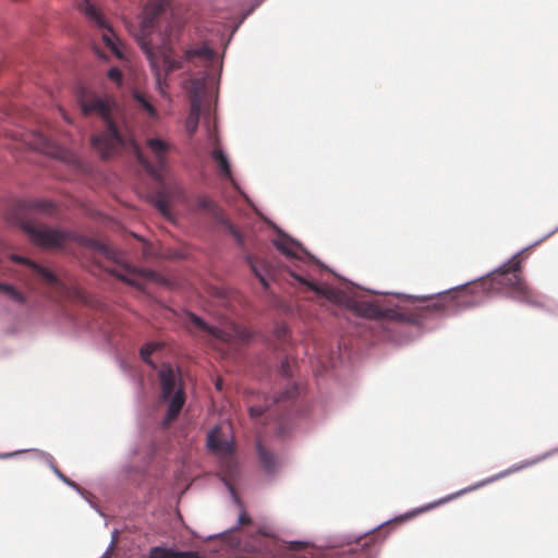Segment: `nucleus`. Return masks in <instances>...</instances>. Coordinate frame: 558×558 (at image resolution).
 <instances>
[{
    "mask_svg": "<svg viewBox=\"0 0 558 558\" xmlns=\"http://www.w3.org/2000/svg\"><path fill=\"white\" fill-rule=\"evenodd\" d=\"M186 36V17L169 7L167 0H155L151 9L145 8L135 40L145 54L155 76L156 89L167 98L168 75L184 69L185 64H208L215 60L209 45H192L183 49Z\"/></svg>",
    "mask_w": 558,
    "mask_h": 558,
    "instance_id": "obj_1",
    "label": "nucleus"
},
{
    "mask_svg": "<svg viewBox=\"0 0 558 558\" xmlns=\"http://www.w3.org/2000/svg\"><path fill=\"white\" fill-rule=\"evenodd\" d=\"M557 231L558 225L533 243L515 252L494 269L470 281L445 289L444 318L477 307L483 303V295L500 293L504 290H507L505 295L513 301L532 307H543V303L535 299V293L522 278L521 260L518 257L537 246Z\"/></svg>",
    "mask_w": 558,
    "mask_h": 558,
    "instance_id": "obj_2",
    "label": "nucleus"
},
{
    "mask_svg": "<svg viewBox=\"0 0 558 558\" xmlns=\"http://www.w3.org/2000/svg\"><path fill=\"white\" fill-rule=\"evenodd\" d=\"M32 210L52 215L56 205L48 198L19 199L10 211L9 220L12 227L23 232L32 244L40 248H61L65 239H72L74 231L63 227H49L39 223Z\"/></svg>",
    "mask_w": 558,
    "mask_h": 558,
    "instance_id": "obj_3",
    "label": "nucleus"
},
{
    "mask_svg": "<svg viewBox=\"0 0 558 558\" xmlns=\"http://www.w3.org/2000/svg\"><path fill=\"white\" fill-rule=\"evenodd\" d=\"M208 80V74L204 73L199 77H195L191 82V101L190 111L185 119V132L190 140L197 132L201 119L207 132V140L214 146L209 151V157L217 168L218 177L221 180L232 182V165L226 150L218 145V135L216 132V117L209 105L203 106L204 88Z\"/></svg>",
    "mask_w": 558,
    "mask_h": 558,
    "instance_id": "obj_4",
    "label": "nucleus"
},
{
    "mask_svg": "<svg viewBox=\"0 0 558 558\" xmlns=\"http://www.w3.org/2000/svg\"><path fill=\"white\" fill-rule=\"evenodd\" d=\"M277 372L287 380L284 389L271 397V400L265 405H252L251 413L253 415L267 413L270 418L280 422L306 416L311 411V402L306 389L293 380L294 363L288 355L280 360Z\"/></svg>",
    "mask_w": 558,
    "mask_h": 558,
    "instance_id": "obj_5",
    "label": "nucleus"
},
{
    "mask_svg": "<svg viewBox=\"0 0 558 558\" xmlns=\"http://www.w3.org/2000/svg\"><path fill=\"white\" fill-rule=\"evenodd\" d=\"M68 241L77 242L87 247L88 250L98 253L106 257L107 259L117 264L119 266V269L112 272L113 276L119 281L138 291H144L145 289V286L141 281L142 279L156 283H163L165 281L162 276H160L158 271H156L155 269L138 266L126 260L122 256L121 252L109 246L107 243H105L98 238L78 234L74 232V236L72 239H65V243Z\"/></svg>",
    "mask_w": 558,
    "mask_h": 558,
    "instance_id": "obj_6",
    "label": "nucleus"
},
{
    "mask_svg": "<svg viewBox=\"0 0 558 558\" xmlns=\"http://www.w3.org/2000/svg\"><path fill=\"white\" fill-rule=\"evenodd\" d=\"M155 371L158 375L161 398L167 403V411L162 423L169 424L172 420L177 418L186 400L181 369L178 365L163 362Z\"/></svg>",
    "mask_w": 558,
    "mask_h": 558,
    "instance_id": "obj_7",
    "label": "nucleus"
},
{
    "mask_svg": "<svg viewBox=\"0 0 558 558\" xmlns=\"http://www.w3.org/2000/svg\"><path fill=\"white\" fill-rule=\"evenodd\" d=\"M77 8L94 27H96L99 31L106 32L101 36L104 44L112 52V54H114L119 59H122L124 57L122 41L119 38V36L113 32L108 20L99 11L96 4L90 0H80Z\"/></svg>",
    "mask_w": 558,
    "mask_h": 558,
    "instance_id": "obj_8",
    "label": "nucleus"
},
{
    "mask_svg": "<svg viewBox=\"0 0 558 558\" xmlns=\"http://www.w3.org/2000/svg\"><path fill=\"white\" fill-rule=\"evenodd\" d=\"M100 120L104 131L92 135L90 145L102 159H109L114 154L117 146L124 144V138L113 120L112 111Z\"/></svg>",
    "mask_w": 558,
    "mask_h": 558,
    "instance_id": "obj_9",
    "label": "nucleus"
},
{
    "mask_svg": "<svg viewBox=\"0 0 558 558\" xmlns=\"http://www.w3.org/2000/svg\"><path fill=\"white\" fill-rule=\"evenodd\" d=\"M265 0H254L240 15L239 20L233 24L230 33L226 34V27L220 24H215L209 29L210 35L207 36L201 45H209L216 53V46H221L223 52L230 45L233 35L239 29L241 24L264 2Z\"/></svg>",
    "mask_w": 558,
    "mask_h": 558,
    "instance_id": "obj_10",
    "label": "nucleus"
},
{
    "mask_svg": "<svg viewBox=\"0 0 558 558\" xmlns=\"http://www.w3.org/2000/svg\"><path fill=\"white\" fill-rule=\"evenodd\" d=\"M265 0H254L240 15L239 20L233 24L230 33L226 34V27L220 24H215L209 29L210 35L207 36L201 45H209L216 53V46H221L223 52L230 45L233 35L239 29L241 24L264 2Z\"/></svg>",
    "mask_w": 558,
    "mask_h": 558,
    "instance_id": "obj_11",
    "label": "nucleus"
},
{
    "mask_svg": "<svg viewBox=\"0 0 558 558\" xmlns=\"http://www.w3.org/2000/svg\"><path fill=\"white\" fill-rule=\"evenodd\" d=\"M76 101L84 116L97 114L101 119L112 111L113 104L108 98L86 88H81Z\"/></svg>",
    "mask_w": 558,
    "mask_h": 558,
    "instance_id": "obj_12",
    "label": "nucleus"
},
{
    "mask_svg": "<svg viewBox=\"0 0 558 558\" xmlns=\"http://www.w3.org/2000/svg\"><path fill=\"white\" fill-rule=\"evenodd\" d=\"M462 496V493L461 490H457L452 494H449V495H446L444 497H441L440 499L438 500H435V501H432V502H428L426 505H423V506H420V507H416V508H413L409 511H405L403 513H400V514H397L395 515L393 518H390L379 524H377L376 526L363 532V533H360L357 534V537L356 538H364L366 535L373 533V532H376L378 531L379 529H381L383 526H386L388 524H390L391 522H395V521H408V520H411L413 518H415L416 515L421 514V513H424L426 511H429V510H433L444 504H447L458 497Z\"/></svg>",
    "mask_w": 558,
    "mask_h": 558,
    "instance_id": "obj_13",
    "label": "nucleus"
},
{
    "mask_svg": "<svg viewBox=\"0 0 558 558\" xmlns=\"http://www.w3.org/2000/svg\"><path fill=\"white\" fill-rule=\"evenodd\" d=\"M556 452H558V449H550V450L542 453L541 456H538V457H536L534 459L524 460V461H522L520 463H515V464L511 465L510 468H508V469H506V470H504V471H501V472H499V473H497V474H495V475H493L490 477H487V478H485V480H483V481H481L478 483H475V484H473L471 486H468L465 488H462L460 490H461L462 495H464L466 493H470V492H473V490H475L477 488H481V487H483V486H485L487 484H490L493 482L501 480V478H504V477H506V476H508V475H510V474H512L514 472H518V471L523 470L525 468L532 466V465H534V464H536V463H538V462H541V461L551 457Z\"/></svg>",
    "mask_w": 558,
    "mask_h": 558,
    "instance_id": "obj_14",
    "label": "nucleus"
},
{
    "mask_svg": "<svg viewBox=\"0 0 558 558\" xmlns=\"http://www.w3.org/2000/svg\"><path fill=\"white\" fill-rule=\"evenodd\" d=\"M159 446L155 440H150L142 452L141 460L138 462H130L124 466L125 472L136 473L141 475H148L150 473V466L157 459Z\"/></svg>",
    "mask_w": 558,
    "mask_h": 558,
    "instance_id": "obj_15",
    "label": "nucleus"
},
{
    "mask_svg": "<svg viewBox=\"0 0 558 558\" xmlns=\"http://www.w3.org/2000/svg\"><path fill=\"white\" fill-rule=\"evenodd\" d=\"M82 328L90 332L93 336L98 337L107 345H113V330L112 324L102 317H93L82 323Z\"/></svg>",
    "mask_w": 558,
    "mask_h": 558,
    "instance_id": "obj_16",
    "label": "nucleus"
},
{
    "mask_svg": "<svg viewBox=\"0 0 558 558\" xmlns=\"http://www.w3.org/2000/svg\"><path fill=\"white\" fill-rule=\"evenodd\" d=\"M146 558H201L195 549H180L174 545L161 543L149 548Z\"/></svg>",
    "mask_w": 558,
    "mask_h": 558,
    "instance_id": "obj_17",
    "label": "nucleus"
},
{
    "mask_svg": "<svg viewBox=\"0 0 558 558\" xmlns=\"http://www.w3.org/2000/svg\"><path fill=\"white\" fill-rule=\"evenodd\" d=\"M206 449L215 454L227 453L232 450V439H228L222 434L219 424L214 425L206 435Z\"/></svg>",
    "mask_w": 558,
    "mask_h": 558,
    "instance_id": "obj_18",
    "label": "nucleus"
},
{
    "mask_svg": "<svg viewBox=\"0 0 558 558\" xmlns=\"http://www.w3.org/2000/svg\"><path fill=\"white\" fill-rule=\"evenodd\" d=\"M255 449L258 463L265 474L268 476L276 474L280 468V461L276 453L264 446L260 440L256 441Z\"/></svg>",
    "mask_w": 558,
    "mask_h": 558,
    "instance_id": "obj_19",
    "label": "nucleus"
},
{
    "mask_svg": "<svg viewBox=\"0 0 558 558\" xmlns=\"http://www.w3.org/2000/svg\"><path fill=\"white\" fill-rule=\"evenodd\" d=\"M145 145L154 155L155 161L159 168H165L167 166L166 154L171 150L173 146L161 137H149L146 140Z\"/></svg>",
    "mask_w": 558,
    "mask_h": 558,
    "instance_id": "obj_20",
    "label": "nucleus"
},
{
    "mask_svg": "<svg viewBox=\"0 0 558 558\" xmlns=\"http://www.w3.org/2000/svg\"><path fill=\"white\" fill-rule=\"evenodd\" d=\"M180 317L186 325L195 327L197 330L213 333L216 327L207 322L203 316L190 311L189 308H182Z\"/></svg>",
    "mask_w": 558,
    "mask_h": 558,
    "instance_id": "obj_21",
    "label": "nucleus"
},
{
    "mask_svg": "<svg viewBox=\"0 0 558 558\" xmlns=\"http://www.w3.org/2000/svg\"><path fill=\"white\" fill-rule=\"evenodd\" d=\"M56 476L66 486L71 487L73 490L76 492L77 495H80L92 509H94L99 515L105 517V513L101 511L100 506L90 498V496L86 493L85 489H83L76 482L69 478L66 475H64L61 470H56Z\"/></svg>",
    "mask_w": 558,
    "mask_h": 558,
    "instance_id": "obj_22",
    "label": "nucleus"
},
{
    "mask_svg": "<svg viewBox=\"0 0 558 558\" xmlns=\"http://www.w3.org/2000/svg\"><path fill=\"white\" fill-rule=\"evenodd\" d=\"M0 293L20 305H25L28 301L27 295L11 282L0 281Z\"/></svg>",
    "mask_w": 558,
    "mask_h": 558,
    "instance_id": "obj_23",
    "label": "nucleus"
},
{
    "mask_svg": "<svg viewBox=\"0 0 558 558\" xmlns=\"http://www.w3.org/2000/svg\"><path fill=\"white\" fill-rule=\"evenodd\" d=\"M120 367L121 369L129 375L130 379L135 385L136 395L144 396L145 395V380L137 369H135L133 366H131L126 361L121 360L120 361Z\"/></svg>",
    "mask_w": 558,
    "mask_h": 558,
    "instance_id": "obj_24",
    "label": "nucleus"
},
{
    "mask_svg": "<svg viewBox=\"0 0 558 558\" xmlns=\"http://www.w3.org/2000/svg\"><path fill=\"white\" fill-rule=\"evenodd\" d=\"M161 343L156 340L145 342L140 349L141 360L151 369H157V363L151 359V355L161 349Z\"/></svg>",
    "mask_w": 558,
    "mask_h": 558,
    "instance_id": "obj_25",
    "label": "nucleus"
},
{
    "mask_svg": "<svg viewBox=\"0 0 558 558\" xmlns=\"http://www.w3.org/2000/svg\"><path fill=\"white\" fill-rule=\"evenodd\" d=\"M27 269L33 271L36 276H38L39 278L47 282L57 281V276L54 271L49 266L44 265L35 259H32Z\"/></svg>",
    "mask_w": 558,
    "mask_h": 558,
    "instance_id": "obj_26",
    "label": "nucleus"
},
{
    "mask_svg": "<svg viewBox=\"0 0 558 558\" xmlns=\"http://www.w3.org/2000/svg\"><path fill=\"white\" fill-rule=\"evenodd\" d=\"M195 205L198 209L206 211L211 218L221 209V207L207 195H197Z\"/></svg>",
    "mask_w": 558,
    "mask_h": 558,
    "instance_id": "obj_27",
    "label": "nucleus"
},
{
    "mask_svg": "<svg viewBox=\"0 0 558 558\" xmlns=\"http://www.w3.org/2000/svg\"><path fill=\"white\" fill-rule=\"evenodd\" d=\"M26 450H27L26 452H33L36 459L45 462L50 468V470L53 472L54 475H56V470H60L58 468V465L56 464L53 457L49 452L37 449V448H29Z\"/></svg>",
    "mask_w": 558,
    "mask_h": 558,
    "instance_id": "obj_28",
    "label": "nucleus"
},
{
    "mask_svg": "<svg viewBox=\"0 0 558 558\" xmlns=\"http://www.w3.org/2000/svg\"><path fill=\"white\" fill-rule=\"evenodd\" d=\"M360 349H361L360 347L353 348V345L347 343V341L344 339H339L337 341V351H338L337 354H338V359L340 360V362H342L345 357H348V359L351 357V355Z\"/></svg>",
    "mask_w": 558,
    "mask_h": 558,
    "instance_id": "obj_29",
    "label": "nucleus"
},
{
    "mask_svg": "<svg viewBox=\"0 0 558 558\" xmlns=\"http://www.w3.org/2000/svg\"><path fill=\"white\" fill-rule=\"evenodd\" d=\"M133 98L136 104L149 116L155 117L157 114L154 105L140 92H134Z\"/></svg>",
    "mask_w": 558,
    "mask_h": 558,
    "instance_id": "obj_30",
    "label": "nucleus"
},
{
    "mask_svg": "<svg viewBox=\"0 0 558 558\" xmlns=\"http://www.w3.org/2000/svg\"><path fill=\"white\" fill-rule=\"evenodd\" d=\"M214 221L220 226L228 234H230L236 227L231 222L229 218L223 214L222 208L213 218Z\"/></svg>",
    "mask_w": 558,
    "mask_h": 558,
    "instance_id": "obj_31",
    "label": "nucleus"
},
{
    "mask_svg": "<svg viewBox=\"0 0 558 558\" xmlns=\"http://www.w3.org/2000/svg\"><path fill=\"white\" fill-rule=\"evenodd\" d=\"M250 269H251L252 274L254 275V277L259 281V283L264 288H268L269 287V282L267 280L266 275H265L264 267H260L258 264H255V265L251 266Z\"/></svg>",
    "mask_w": 558,
    "mask_h": 558,
    "instance_id": "obj_32",
    "label": "nucleus"
},
{
    "mask_svg": "<svg viewBox=\"0 0 558 558\" xmlns=\"http://www.w3.org/2000/svg\"><path fill=\"white\" fill-rule=\"evenodd\" d=\"M107 76L109 80H111L112 82H114L119 85L122 83V80H123V73H122L121 69L118 66H111L107 71Z\"/></svg>",
    "mask_w": 558,
    "mask_h": 558,
    "instance_id": "obj_33",
    "label": "nucleus"
},
{
    "mask_svg": "<svg viewBox=\"0 0 558 558\" xmlns=\"http://www.w3.org/2000/svg\"><path fill=\"white\" fill-rule=\"evenodd\" d=\"M33 258L24 255V254H19V253H12L10 255V260L15 263V264H19V265H22L24 267H28L29 263L32 262Z\"/></svg>",
    "mask_w": 558,
    "mask_h": 558,
    "instance_id": "obj_34",
    "label": "nucleus"
},
{
    "mask_svg": "<svg viewBox=\"0 0 558 558\" xmlns=\"http://www.w3.org/2000/svg\"><path fill=\"white\" fill-rule=\"evenodd\" d=\"M230 235L232 236L234 243L236 244V246H239L240 248H244L245 247V235L238 229L235 228L231 233Z\"/></svg>",
    "mask_w": 558,
    "mask_h": 558,
    "instance_id": "obj_35",
    "label": "nucleus"
},
{
    "mask_svg": "<svg viewBox=\"0 0 558 558\" xmlns=\"http://www.w3.org/2000/svg\"><path fill=\"white\" fill-rule=\"evenodd\" d=\"M156 208L163 215L169 211L168 203L163 196H159L155 202Z\"/></svg>",
    "mask_w": 558,
    "mask_h": 558,
    "instance_id": "obj_36",
    "label": "nucleus"
},
{
    "mask_svg": "<svg viewBox=\"0 0 558 558\" xmlns=\"http://www.w3.org/2000/svg\"><path fill=\"white\" fill-rule=\"evenodd\" d=\"M27 450H21V449H17L15 451H12V452H1L0 453V460H8V459H12L14 457H16L17 454L20 453H24L26 452Z\"/></svg>",
    "mask_w": 558,
    "mask_h": 558,
    "instance_id": "obj_37",
    "label": "nucleus"
},
{
    "mask_svg": "<svg viewBox=\"0 0 558 558\" xmlns=\"http://www.w3.org/2000/svg\"><path fill=\"white\" fill-rule=\"evenodd\" d=\"M244 262L246 263V265H247L248 267H251V266H253V265L257 264L256 258H255V256H254L252 253H246V254L244 255Z\"/></svg>",
    "mask_w": 558,
    "mask_h": 558,
    "instance_id": "obj_38",
    "label": "nucleus"
},
{
    "mask_svg": "<svg viewBox=\"0 0 558 558\" xmlns=\"http://www.w3.org/2000/svg\"><path fill=\"white\" fill-rule=\"evenodd\" d=\"M140 453H141V449L138 447H133L130 450V454L133 456V457H135V456H137Z\"/></svg>",
    "mask_w": 558,
    "mask_h": 558,
    "instance_id": "obj_39",
    "label": "nucleus"
},
{
    "mask_svg": "<svg viewBox=\"0 0 558 558\" xmlns=\"http://www.w3.org/2000/svg\"><path fill=\"white\" fill-rule=\"evenodd\" d=\"M286 433H287V430H286V426L280 425V426L278 427V435H279L280 437H283V435H284Z\"/></svg>",
    "mask_w": 558,
    "mask_h": 558,
    "instance_id": "obj_40",
    "label": "nucleus"
},
{
    "mask_svg": "<svg viewBox=\"0 0 558 558\" xmlns=\"http://www.w3.org/2000/svg\"><path fill=\"white\" fill-rule=\"evenodd\" d=\"M278 329L280 330L281 333H284L287 331L286 326H279Z\"/></svg>",
    "mask_w": 558,
    "mask_h": 558,
    "instance_id": "obj_41",
    "label": "nucleus"
}]
</instances>
